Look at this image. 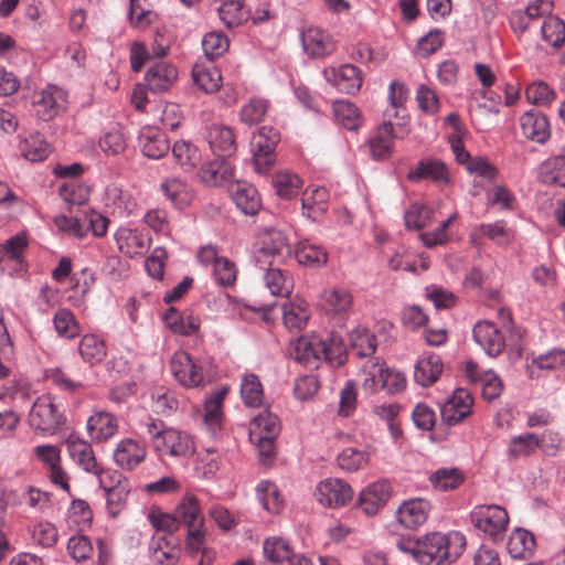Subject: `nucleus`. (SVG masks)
I'll list each match as a JSON object with an SVG mask.
<instances>
[{"mask_svg":"<svg viewBox=\"0 0 565 565\" xmlns=\"http://www.w3.org/2000/svg\"><path fill=\"white\" fill-rule=\"evenodd\" d=\"M465 546L466 539L459 532L429 533L419 539V564L450 565L462 554Z\"/></svg>","mask_w":565,"mask_h":565,"instance_id":"1","label":"nucleus"},{"mask_svg":"<svg viewBox=\"0 0 565 565\" xmlns=\"http://www.w3.org/2000/svg\"><path fill=\"white\" fill-rule=\"evenodd\" d=\"M154 450L160 455L185 457L193 452L191 437L173 428L161 429L157 423L147 426Z\"/></svg>","mask_w":565,"mask_h":565,"instance_id":"2","label":"nucleus"},{"mask_svg":"<svg viewBox=\"0 0 565 565\" xmlns=\"http://www.w3.org/2000/svg\"><path fill=\"white\" fill-rule=\"evenodd\" d=\"M65 418L50 395H42L33 403L29 413L30 426L43 434L53 435Z\"/></svg>","mask_w":565,"mask_h":565,"instance_id":"3","label":"nucleus"},{"mask_svg":"<svg viewBox=\"0 0 565 565\" xmlns=\"http://www.w3.org/2000/svg\"><path fill=\"white\" fill-rule=\"evenodd\" d=\"M476 529L488 535L493 541L503 539L509 524L508 512L495 504L479 505L470 514Z\"/></svg>","mask_w":565,"mask_h":565,"instance_id":"4","label":"nucleus"},{"mask_svg":"<svg viewBox=\"0 0 565 565\" xmlns=\"http://www.w3.org/2000/svg\"><path fill=\"white\" fill-rule=\"evenodd\" d=\"M280 140L277 129L263 126L254 134L252 139V151L254 168L258 173H265L274 164V151Z\"/></svg>","mask_w":565,"mask_h":565,"instance_id":"5","label":"nucleus"},{"mask_svg":"<svg viewBox=\"0 0 565 565\" xmlns=\"http://www.w3.org/2000/svg\"><path fill=\"white\" fill-rule=\"evenodd\" d=\"M315 495L317 501L323 507L339 508L352 500L353 490L342 479L328 478L317 484Z\"/></svg>","mask_w":565,"mask_h":565,"instance_id":"6","label":"nucleus"},{"mask_svg":"<svg viewBox=\"0 0 565 565\" xmlns=\"http://www.w3.org/2000/svg\"><path fill=\"white\" fill-rule=\"evenodd\" d=\"M323 76L329 84L344 94H355L363 83L361 71L352 64L326 67Z\"/></svg>","mask_w":565,"mask_h":565,"instance_id":"7","label":"nucleus"},{"mask_svg":"<svg viewBox=\"0 0 565 565\" xmlns=\"http://www.w3.org/2000/svg\"><path fill=\"white\" fill-rule=\"evenodd\" d=\"M180 540L170 534L156 533L149 544L152 565H175L180 558Z\"/></svg>","mask_w":565,"mask_h":565,"instance_id":"8","label":"nucleus"},{"mask_svg":"<svg viewBox=\"0 0 565 565\" xmlns=\"http://www.w3.org/2000/svg\"><path fill=\"white\" fill-rule=\"evenodd\" d=\"M290 254L289 244L284 232L268 230L257 252V263L265 266L268 262L280 264L281 259Z\"/></svg>","mask_w":565,"mask_h":565,"instance_id":"9","label":"nucleus"},{"mask_svg":"<svg viewBox=\"0 0 565 565\" xmlns=\"http://www.w3.org/2000/svg\"><path fill=\"white\" fill-rule=\"evenodd\" d=\"M170 367L174 379L185 387H196L203 382L201 367L185 351H178L173 354Z\"/></svg>","mask_w":565,"mask_h":565,"instance_id":"10","label":"nucleus"},{"mask_svg":"<svg viewBox=\"0 0 565 565\" xmlns=\"http://www.w3.org/2000/svg\"><path fill=\"white\" fill-rule=\"evenodd\" d=\"M392 487L387 480H379L364 488L358 499V507L369 516L375 515L388 501Z\"/></svg>","mask_w":565,"mask_h":565,"instance_id":"11","label":"nucleus"},{"mask_svg":"<svg viewBox=\"0 0 565 565\" xmlns=\"http://www.w3.org/2000/svg\"><path fill=\"white\" fill-rule=\"evenodd\" d=\"M472 405L471 394L465 388H457L441 405V418L449 426L456 425L471 414Z\"/></svg>","mask_w":565,"mask_h":565,"instance_id":"12","label":"nucleus"},{"mask_svg":"<svg viewBox=\"0 0 565 565\" xmlns=\"http://www.w3.org/2000/svg\"><path fill=\"white\" fill-rule=\"evenodd\" d=\"M66 94L57 86L49 85L33 94L36 115L43 120L54 118L64 106Z\"/></svg>","mask_w":565,"mask_h":565,"instance_id":"13","label":"nucleus"},{"mask_svg":"<svg viewBox=\"0 0 565 565\" xmlns=\"http://www.w3.org/2000/svg\"><path fill=\"white\" fill-rule=\"evenodd\" d=\"M28 239L24 234H17L0 245V267L2 270L20 273L24 270V252Z\"/></svg>","mask_w":565,"mask_h":565,"instance_id":"14","label":"nucleus"},{"mask_svg":"<svg viewBox=\"0 0 565 565\" xmlns=\"http://www.w3.org/2000/svg\"><path fill=\"white\" fill-rule=\"evenodd\" d=\"M475 341L489 356H498L505 348V340L502 332L492 321H479L472 329Z\"/></svg>","mask_w":565,"mask_h":565,"instance_id":"15","label":"nucleus"},{"mask_svg":"<svg viewBox=\"0 0 565 565\" xmlns=\"http://www.w3.org/2000/svg\"><path fill=\"white\" fill-rule=\"evenodd\" d=\"M324 341L318 335L300 337L294 344L291 355L307 367H317L322 361Z\"/></svg>","mask_w":565,"mask_h":565,"instance_id":"16","label":"nucleus"},{"mask_svg":"<svg viewBox=\"0 0 565 565\" xmlns=\"http://www.w3.org/2000/svg\"><path fill=\"white\" fill-rule=\"evenodd\" d=\"M147 457L145 444L132 438L121 439L114 450V460L118 467L132 470Z\"/></svg>","mask_w":565,"mask_h":565,"instance_id":"17","label":"nucleus"},{"mask_svg":"<svg viewBox=\"0 0 565 565\" xmlns=\"http://www.w3.org/2000/svg\"><path fill=\"white\" fill-rule=\"evenodd\" d=\"M114 238L118 250L130 258L143 255L149 247V239L137 228L120 226Z\"/></svg>","mask_w":565,"mask_h":565,"instance_id":"18","label":"nucleus"},{"mask_svg":"<svg viewBox=\"0 0 565 565\" xmlns=\"http://www.w3.org/2000/svg\"><path fill=\"white\" fill-rule=\"evenodd\" d=\"M260 267L265 269L264 284L269 292L277 297H289L294 290L292 276L274 262Z\"/></svg>","mask_w":565,"mask_h":565,"instance_id":"19","label":"nucleus"},{"mask_svg":"<svg viewBox=\"0 0 565 565\" xmlns=\"http://www.w3.org/2000/svg\"><path fill=\"white\" fill-rule=\"evenodd\" d=\"M66 446L71 458L86 472L94 475L100 472V467L96 461L90 444L79 436L71 434L66 439Z\"/></svg>","mask_w":565,"mask_h":565,"instance_id":"20","label":"nucleus"},{"mask_svg":"<svg viewBox=\"0 0 565 565\" xmlns=\"http://www.w3.org/2000/svg\"><path fill=\"white\" fill-rule=\"evenodd\" d=\"M522 134L529 140L544 143L551 135L547 117L534 109L525 111L520 118Z\"/></svg>","mask_w":565,"mask_h":565,"instance_id":"21","label":"nucleus"},{"mask_svg":"<svg viewBox=\"0 0 565 565\" xmlns=\"http://www.w3.org/2000/svg\"><path fill=\"white\" fill-rule=\"evenodd\" d=\"M212 151L221 158L231 157L236 151V137L231 127L214 124L206 135Z\"/></svg>","mask_w":565,"mask_h":565,"instance_id":"22","label":"nucleus"},{"mask_svg":"<svg viewBox=\"0 0 565 565\" xmlns=\"http://www.w3.org/2000/svg\"><path fill=\"white\" fill-rule=\"evenodd\" d=\"M429 511L430 504L427 500L411 499L398 508L397 520L407 529H416L426 522Z\"/></svg>","mask_w":565,"mask_h":565,"instance_id":"23","label":"nucleus"},{"mask_svg":"<svg viewBox=\"0 0 565 565\" xmlns=\"http://www.w3.org/2000/svg\"><path fill=\"white\" fill-rule=\"evenodd\" d=\"M465 373L470 382L481 384V392L486 399L492 401L501 394L503 388L502 382L493 372H480L475 362L468 361L465 366Z\"/></svg>","mask_w":565,"mask_h":565,"instance_id":"24","label":"nucleus"},{"mask_svg":"<svg viewBox=\"0 0 565 565\" xmlns=\"http://www.w3.org/2000/svg\"><path fill=\"white\" fill-rule=\"evenodd\" d=\"M301 39L303 50L312 57H323L335 50L332 36L318 28L308 29L302 33Z\"/></svg>","mask_w":565,"mask_h":565,"instance_id":"25","label":"nucleus"},{"mask_svg":"<svg viewBox=\"0 0 565 565\" xmlns=\"http://www.w3.org/2000/svg\"><path fill=\"white\" fill-rule=\"evenodd\" d=\"M87 431L93 440H107L117 434L118 420L111 413L96 411L87 419Z\"/></svg>","mask_w":565,"mask_h":565,"instance_id":"26","label":"nucleus"},{"mask_svg":"<svg viewBox=\"0 0 565 565\" xmlns=\"http://www.w3.org/2000/svg\"><path fill=\"white\" fill-rule=\"evenodd\" d=\"M231 195L237 209L246 215H255L262 207L259 193L253 184L237 182L232 186Z\"/></svg>","mask_w":565,"mask_h":565,"instance_id":"27","label":"nucleus"},{"mask_svg":"<svg viewBox=\"0 0 565 565\" xmlns=\"http://www.w3.org/2000/svg\"><path fill=\"white\" fill-rule=\"evenodd\" d=\"M178 78L177 68L167 63H156L146 73L145 82L153 93L168 90Z\"/></svg>","mask_w":565,"mask_h":565,"instance_id":"28","label":"nucleus"},{"mask_svg":"<svg viewBox=\"0 0 565 565\" xmlns=\"http://www.w3.org/2000/svg\"><path fill=\"white\" fill-rule=\"evenodd\" d=\"M139 145L142 153L150 159H160L170 150V145L164 134L153 128H145L141 131Z\"/></svg>","mask_w":565,"mask_h":565,"instance_id":"29","label":"nucleus"},{"mask_svg":"<svg viewBox=\"0 0 565 565\" xmlns=\"http://www.w3.org/2000/svg\"><path fill=\"white\" fill-rule=\"evenodd\" d=\"M192 79L206 94H214L222 86L221 71L211 63H196L192 68Z\"/></svg>","mask_w":565,"mask_h":565,"instance_id":"30","label":"nucleus"},{"mask_svg":"<svg viewBox=\"0 0 565 565\" xmlns=\"http://www.w3.org/2000/svg\"><path fill=\"white\" fill-rule=\"evenodd\" d=\"M309 318V305L303 299L296 298L282 306L284 324L290 331H301Z\"/></svg>","mask_w":565,"mask_h":565,"instance_id":"31","label":"nucleus"},{"mask_svg":"<svg viewBox=\"0 0 565 565\" xmlns=\"http://www.w3.org/2000/svg\"><path fill=\"white\" fill-rule=\"evenodd\" d=\"M443 372V363L438 355L427 354L420 358L414 371V380L423 387L433 385Z\"/></svg>","mask_w":565,"mask_h":565,"instance_id":"32","label":"nucleus"},{"mask_svg":"<svg viewBox=\"0 0 565 565\" xmlns=\"http://www.w3.org/2000/svg\"><path fill=\"white\" fill-rule=\"evenodd\" d=\"M394 127L392 122H384L376 134L370 138V153L375 160H385L393 152Z\"/></svg>","mask_w":565,"mask_h":565,"instance_id":"33","label":"nucleus"},{"mask_svg":"<svg viewBox=\"0 0 565 565\" xmlns=\"http://www.w3.org/2000/svg\"><path fill=\"white\" fill-rule=\"evenodd\" d=\"M407 178L413 182L430 179L435 182L447 183L449 181V172L441 161L422 160L414 170L408 172Z\"/></svg>","mask_w":565,"mask_h":565,"instance_id":"34","label":"nucleus"},{"mask_svg":"<svg viewBox=\"0 0 565 565\" xmlns=\"http://www.w3.org/2000/svg\"><path fill=\"white\" fill-rule=\"evenodd\" d=\"M322 306L333 315L347 313L352 309L353 296L344 288L333 287L321 294Z\"/></svg>","mask_w":565,"mask_h":565,"instance_id":"35","label":"nucleus"},{"mask_svg":"<svg viewBox=\"0 0 565 565\" xmlns=\"http://www.w3.org/2000/svg\"><path fill=\"white\" fill-rule=\"evenodd\" d=\"M565 366V349L554 348L545 353L539 354L527 363L526 369L530 377L537 376L536 371H557Z\"/></svg>","mask_w":565,"mask_h":565,"instance_id":"36","label":"nucleus"},{"mask_svg":"<svg viewBox=\"0 0 565 565\" xmlns=\"http://www.w3.org/2000/svg\"><path fill=\"white\" fill-rule=\"evenodd\" d=\"M174 514L179 523L185 524L188 527L204 525L201 507L198 498L192 493H185L177 505Z\"/></svg>","mask_w":565,"mask_h":565,"instance_id":"37","label":"nucleus"},{"mask_svg":"<svg viewBox=\"0 0 565 565\" xmlns=\"http://www.w3.org/2000/svg\"><path fill=\"white\" fill-rule=\"evenodd\" d=\"M328 199L326 188L307 190L301 199L302 214L313 221L319 220L327 211Z\"/></svg>","mask_w":565,"mask_h":565,"instance_id":"38","label":"nucleus"},{"mask_svg":"<svg viewBox=\"0 0 565 565\" xmlns=\"http://www.w3.org/2000/svg\"><path fill=\"white\" fill-rule=\"evenodd\" d=\"M540 180L547 185L565 188V156L561 153L545 160L540 168Z\"/></svg>","mask_w":565,"mask_h":565,"instance_id":"39","label":"nucleus"},{"mask_svg":"<svg viewBox=\"0 0 565 565\" xmlns=\"http://www.w3.org/2000/svg\"><path fill=\"white\" fill-rule=\"evenodd\" d=\"M167 327L173 332L181 335L193 334L200 326V320L190 315L177 311L170 308L163 316Z\"/></svg>","mask_w":565,"mask_h":565,"instance_id":"40","label":"nucleus"},{"mask_svg":"<svg viewBox=\"0 0 565 565\" xmlns=\"http://www.w3.org/2000/svg\"><path fill=\"white\" fill-rule=\"evenodd\" d=\"M234 177V170L228 162L223 159H216L205 164L200 172L201 180L210 186H216L231 180Z\"/></svg>","mask_w":565,"mask_h":565,"instance_id":"41","label":"nucleus"},{"mask_svg":"<svg viewBox=\"0 0 565 565\" xmlns=\"http://www.w3.org/2000/svg\"><path fill=\"white\" fill-rule=\"evenodd\" d=\"M535 548L533 534L523 529L513 531L508 540L507 550L513 558H526Z\"/></svg>","mask_w":565,"mask_h":565,"instance_id":"42","label":"nucleus"},{"mask_svg":"<svg viewBox=\"0 0 565 565\" xmlns=\"http://www.w3.org/2000/svg\"><path fill=\"white\" fill-rule=\"evenodd\" d=\"M256 497L264 510L269 513H279L284 508V498L278 487L269 480H262L257 484Z\"/></svg>","mask_w":565,"mask_h":565,"instance_id":"43","label":"nucleus"},{"mask_svg":"<svg viewBox=\"0 0 565 565\" xmlns=\"http://www.w3.org/2000/svg\"><path fill=\"white\" fill-rule=\"evenodd\" d=\"M78 352L84 362L95 365L105 359L107 348L103 339L88 333L82 337L78 344Z\"/></svg>","mask_w":565,"mask_h":565,"instance_id":"44","label":"nucleus"},{"mask_svg":"<svg viewBox=\"0 0 565 565\" xmlns=\"http://www.w3.org/2000/svg\"><path fill=\"white\" fill-rule=\"evenodd\" d=\"M263 553L268 562L273 565H278L291 559L294 548L284 537L271 536L264 541Z\"/></svg>","mask_w":565,"mask_h":565,"instance_id":"45","label":"nucleus"},{"mask_svg":"<svg viewBox=\"0 0 565 565\" xmlns=\"http://www.w3.org/2000/svg\"><path fill=\"white\" fill-rule=\"evenodd\" d=\"M541 446L542 439H539V435L534 433L521 434L511 438L508 448V456L513 460L521 457H529Z\"/></svg>","mask_w":565,"mask_h":565,"instance_id":"46","label":"nucleus"},{"mask_svg":"<svg viewBox=\"0 0 565 565\" xmlns=\"http://www.w3.org/2000/svg\"><path fill=\"white\" fill-rule=\"evenodd\" d=\"M93 513L84 500H73L66 513V524L72 531H85L90 526Z\"/></svg>","mask_w":565,"mask_h":565,"instance_id":"47","label":"nucleus"},{"mask_svg":"<svg viewBox=\"0 0 565 565\" xmlns=\"http://www.w3.org/2000/svg\"><path fill=\"white\" fill-rule=\"evenodd\" d=\"M98 147L105 154L117 156L126 148V137L118 124L110 125L100 135Z\"/></svg>","mask_w":565,"mask_h":565,"instance_id":"48","label":"nucleus"},{"mask_svg":"<svg viewBox=\"0 0 565 565\" xmlns=\"http://www.w3.org/2000/svg\"><path fill=\"white\" fill-rule=\"evenodd\" d=\"M19 149L26 160L34 162L44 160L51 151L49 143L38 132L24 137L20 141Z\"/></svg>","mask_w":565,"mask_h":565,"instance_id":"49","label":"nucleus"},{"mask_svg":"<svg viewBox=\"0 0 565 565\" xmlns=\"http://www.w3.org/2000/svg\"><path fill=\"white\" fill-rule=\"evenodd\" d=\"M280 433V422L278 417L268 409H264L255 416L249 426V436L270 437L278 436Z\"/></svg>","mask_w":565,"mask_h":565,"instance_id":"50","label":"nucleus"},{"mask_svg":"<svg viewBox=\"0 0 565 565\" xmlns=\"http://www.w3.org/2000/svg\"><path fill=\"white\" fill-rule=\"evenodd\" d=\"M334 118L339 124L349 130H355L360 127L362 119L358 107L345 99L333 103L332 106Z\"/></svg>","mask_w":565,"mask_h":565,"instance_id":"51","label":"nucleus"},{"mask_svg":"<svg viewBox=\"0 0 565 565\" xmlns=\"http://www.w3.org/2000/svg\"><path fill=\"white\" fill-rule=\"evenodd\" d=\"M241 396L248 407H259L264 401V390L256 374H245L241 383Z\"/></svg>","mask_w":565,"mask_h":565,"instance_id":"52","label":"nucleus"},{"mask_svg":"<svg viewBox=\"0 0 565 565\" xmlns=\"http://www.w3.org/2000/svg\"><path fill=\"white\" fill-rule=\"evenodd\" d=\"M56 333L65 339H74L81 333V326L74 313L65 308L58 309L53 316Z\"/></svg>","mask_w":565,"mask_h":565,"instance_id":"53","label":"nucleus"},{"mask_svg":"<svg viewBox=\"0 0 565 565\" xmlns=\"http://www.w3.org/2000/svg\"><path fill=\"white\" fill-rule=\"evenodd\" d=\"M541 35L546 45L558 49L565 41V23L559 18L550 15L543 21Z\"/></svg>","mask_w":565,"mask_h":565,"instance_id":"54","label":"nucleus"},{"mask_svg":"<svg viewBox=\"0 0 565 565\" xmlns=\"http://www.w3.org/2000/svg\"><path fill=\"white\" fill-rule=\"evenodd\" d=\"M172 154L175 161L185 170L195 168L201 162V152L190 141L180 140L172 147Z\"/></svg>","mask_w":565,"mask_h":565,"instance_id":"55","label":"nucleus"},{"mask_svg":"<svg viewBox=\"0 0 565 565\" xmlns=\"http://www.w3.org/2000/svg\"><path fill=\"white\" fill-rule=\"evenodd\" d=\"M273 185L281 199L288 200L299 193L301 180L295 173L279 171L273 177Z\"/></svg>","mask_w":565,"mask_h":565,"instance_id":"56","label":"nucleus"},{"mask_svg":"<svg viewBox=\"0 0 565 565\" xmlns=\"http://www.w3.org/2000/svg\"><path fill=\"white\" fill-rule=\"evenodd\" d=\"M435 218V211L426 205L414 203L405 212L404 220L407 228L422 230L429 226Z\"/></svg>","mask_w":565,"mask_h":565,"instance_id":"57","label":"nucleus"},{"mask_svg":"<svg viewBox=\"0 0 565 565\" xmlns=\"http://www.w3.org/2000/svg\"><path fill=\"white\" fill-rule=\"evenodd\" d=\"M386 367L384 363L369 360L362 366L363 382L362 386L370 393L379 392L382 387Z\"/></svg>","mask_w":565,"mask_h":565,"instance_id":"58","label":"nucleus"},{"mask_svg":"<svg viewBox=\"0 0 565 565\" xmlns=\"http://www.w3.org/2000/svg\"><path fill=\"white\" fill-rule=\"evenodd\" d=\"M166 196L178 207L188 205L192 200V193L186 183L179 179H168L161 184Z\"/></svg>","mask_w":565,"mask_h":565,"instance_id":"59","label":"nucleus"},{"mask_svg":"<svg viewBox=\"0 0 565 565\" xmlns=\"http://www.w3.org/2000/svg\"><path fill=\"white\" fill-rule=\"evenodd\" d=\"M296 258L301 265L321 266L327 263L328 254L323 247L305 242L297 246Z\"/></svg>","mask_w":565,"mask_h":565,"instance_id":"60","label":"nucleus"},{"mask_svg":"<svg viewBox=\"0 0 565 565\" xmlns=\"http://www.w3.org/2000/svg\"><path fill=\"white\" fill-rule=\"evenodd\" d=\"M429 481L436 490L448 491L456 489L463 481V475L457 468H443L431 473Z\"/></svg>","mask_w":565,"mask_h":565,"instance_id":"61","label":"nucleus"},{"mask_svg":"<svg viewBox=\"0 0 565 565\" xmlns=\"http://www.w3.org/2000/svg\"><path fill=\"white\" fill-rule=\"evenodd\" d=\"M338 466L348 472H354L364 468L369 462L366 452L349 447L343 449L337 458Z\"/></svg>","mask_w":565,"mask_h":565,"instance_id":"62","label":"nucleus"},{"mask_svg":"<svg viewBox=\"0 0 565 565\" xmlns=\"http://www.w3.org/2000/svg\"><path fill=\"white\" fill-rule=\"evenodd\" d=\"M267 109V100L263 98H250L246 104L242 106L239 118L244 124L253 126L264 119Z\"/></svg>","mask_w":565,"mask_h":565,"instance_id":"63","label":"nucleus"},{"mask_svg":"<svg viewBox=\"0 0 565 565\" xmlns=\"http://www.w3.org/2000/svg\"><path fill=\"white\" fill-rule=\"evenodd\" d=\"M60 195L70 205H83L89 199V189L76 180H71L60 188Z\"/></svg>","mask_w":565,"mask_h":565,"instance_id":"64","label":"nucleus"}]
</instances>
